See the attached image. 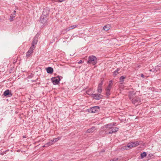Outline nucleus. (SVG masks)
Returning <instances> with one entry per match:
<instances>
[{"label":"nucleus","mask_w":161,"mask_h":161,"mask_svg":"<svg viewBox=\"0 0 161 161\" xmlns=\"http://www.w3.org/2000/svg\"><path fill=\"white\" fill-rule=\"evenodd\" d=\"M160 65V64H159L157 66V67H156L155 69H153V71H155L156 72L158 71V70H159V69L158 68V67Z\"/></svg>","instance_id":"22"},{"label":"nucleus","mask_w":161,"mask_h":161,"mask_svg":"<svg viewBox=\"0 0 161 161\" xmlns=\"http://www.w3.org/2000/svg\"><path fill=\"white\" fill-rule=\"evenodd\" d=\"M123 149H127L126 148V147H123Z\"/></svg>","instance_id":"37"},{"label":"nucleus","mask_w":161,"mask_h":161,"mask_svg":"<svg viewBox=\"0 0 161 161\" xmlns=\"http://www.w3.org/2000/svg\"><path fill=\"white\" fill-rule=\"evenodd\" d=\"M103 80H102L101 81V82L99 84L98 86L97 91L98 93H101L102 91V89L103 88L102 85H103Z\"/></svg>","instance_id":"10"},{"label":"nucleus","mask_w":161,"mask_h":161,"mask_svg":"<svg viewBox=\"0 0 161 161\" xmlns=\"http://www.w3.org/2000/svg\"><path fill=\"white\" fill-rule=\"evenodd\" d=\"M50 142H52V143H53V144L54 142H55V141H54V140H51V141H50Z\"/></svg>","instance_id":"31"},{"label":"nucleus","mask_w":161,"mask_h":161,"mask_svg":"<svg viewBox=\"0 0 161 161\" xmlns=\"http://www.w3.org/2000/svg\"><path fill=\"white\" fill-rule=\"evenodd\" d=\"M48 161H52V160H48Z\"/></svg>","instance_id":"40"},{"label":"nucleus","mask_w":161,"mask_h":161,"mask_svg":"<svg viewBox=\"0 0 161 161\" xmlns=\"http://www.w3.org/2000/svg\"><path fill=\"white\" fill-rule=\"evenodd\" d=\"M109 124L105 125L103 127V129L105 130V132L106 134H110L111 133V127Z\"/></svg>","instance_id":"6"},{"label":"nucleus","mask_w":161,"mask_h":161,"mask_svg":"<svg viewBox=\"0 0 161 161\" xmlns=\"http://www.w3.org/2000/svg\"><path fill=\"white\" fill-rule=\"evenodd\" d=\"M141 76L142 77H144V75L143 74H141Z\"/></svg>","instance_id":"34"},{"label":"nucleus","mask_w":161,"mask_h":161,"mask_svg":"<svg viewBox=\"0 0 161 161\" xmlns=\"http://www.w3.org/2000/svg\"><path fill=\"white\" fill-rule=\"evenodd\" d=\"M83 63V62L82 60H80L78 62V63L79 64H82Z\"/></svg>","instance_id":"29"},{"label":"nucleus","mask_w":161,"mask_h":161,"mask_svg":"<svg viewBox=\"0 0 161 161\" xmlns=\"http://www.w3.org/2000/svg\"><path fill=\"white\" fill-rule=\"evenodd\" d=\"M118 159V158H113V159L111 161H117Z\"/></svg>","instance_id":"27"},{"label":"nucleus","mask_w":161,"mask_h":161,"mask_svg":"<svg viewBox=\"0 0 161 161\" xmlns=\"http://www.w3.org/2000/svg\"><path fill=\"white\" fill-rule=\"evenodd\" d=\"M92 96L96 100H99L102 97V96L100 95V94H92Z\"/></svg>","instance_id":"11"},{"label":"nucleus","mask_w":161,"mask_h":161,"mask_svg":"<svg viewBox=\"0 0 161 161\" xmlns=\"http://www.w3.org/2000/svg\"><path fill=\"white\" fill-rule=\"evenodd\" d=\"M119 129L117 127H111V133L117 131Z\"/></svg>","instance_id":"17"},{"label":"nucleus","mask_w":161,"mask_h":161,"mask_svg":"<svg viewBox=\"0 0 161 161\" xmlns=\"http://www.w3.org/2000/svg\"><path fill=\"white\" fill-rule=\"evenodd\" d=\"M15 13H16V11L15 10L14 11V12L11 14V15L15 16Z\"/></svg>","instance_id":"26"},{"label":"nucleus","mask_w":161,"mask_h":161,"mask_svg":"<svg viewBox=\"0 0 161 161\" xmlns=\"http://www.w3.org/2000/svg\"><path fill=\"white\" fill-rule=\"evenodd\" d=\"M97 58L95 56L93 55L90 56L88 57L87 63L95 65L97 63Z\"/></svg>","instance_id":"1"},{"label":"nucleus","mask_w":161,"mask_h":161,"mask_svg":"<svg viewBox=\"0 0 161 161\" xmlns=\"http://www.w3.org/2000/svg\"><path fill=\"white\" fill-rule=\"evenodd\" d=\"M3 95L5 96L10 97L12 96L13 94L8 89L6 90L3 93Z\"/></svg>","instance_id":"13"},{"label":"nucleus","mask_w":161,"mask_h":161,"mask_svg":"<svg viewBox=\"0 0 161 161\" xmlns=\"http://www.w3.org/2000/svg\"><path fill=\"white\" fill-rule=\"evenodd\" d=\"M58 138V140H59L61 138V137H58L57 138Z\"/></svg>","instance_id":"36"},{"label":"nucleus","mask_w":161,"mask_h":161,"mask_svg":"<svg viewBox=\"0 0 161 161\" xmlns=\"http://www.w3.org/2000/svg\"><path fill=\"white\" fill-rule=\"evenodd\" d=\"M105 152V150H103L101 152V153H102V152Z\"/></svg>","instance_id":"35"},{"label":"nucleus","mask_w":161,"mask_h":161,"mask_svg":"<svg viewBox=\"0 0 161 161\" xmlns=\"http://www.w3.org/2000/svg\"><path fill=\"white\" fill-rule=\"evenodd\" d=\"M54 140H55V142H56L58 140V138H55Z\"/></svg>","instance_id":"30"},{"label":"nucleus","mask_w":161,"mask_h":161,"mask_svg":"<svg viewBox=\"0 0 161 161\" xmlns=\"http://www.w3.org/2000/svg\"><path fill=\"white\" fill-rule=\"evenodd\" d=\"M38 42V38L36 36H35L33 39V40L32 42V46L31 47H32L33 49H34L35 48V45Z\"/></svg>","instance_id":"7"},{"label":"nucleus","mask_w":161,"mask_h":161,"mask_svg":"<svg viewBox=\"0 0 161 161\" xmlns=\"http://www.w3.org/2000/svg\"><path fill=\"white\" fill-rule=\"evenodd\" d=\"M95 127L94 126H92L91 128H89L87 130L86 132L87 133H90L93 132L95 130Z\"/></svg>","instance_id":"16"},{"label":"nucleus","mask_w":161,"mask_h":161,"mask_svg":"<svg viewBox=\"0 0 161 161\" xmlns=\"http://www.w3.org/2000/svg\"><path fill=\"white\" fill-rule=\"evenodd\" d=\"M71 29H70L69 27L68 28H66V29H65V30L66 31H69Z\"/></svg>","instance_id":"28"},{"label":"nucleus","mask_w":161,"mask_h":161,"mask_svg":"<svg viewBox=\"0 0 161 161\" xmlns=\"http://www.w3.org/2000/svg\"><path fill=\"white\" fill-rule=\"evenodd\" d=\"M76 27V25H72L69 27L70 28V29L71 30H72V29H73L75 28Z\"/></svg>","instance_id":"25"},{"label":"nucleus","mask_w":161,"mask_h":161,"mask_svg":"<svg viewBox=\"0 0 161 161\" xmlns=\"http://www.w3.org/2000/svg\"><path fill=\"white\" fill-rule=\"evenodd\" d=\"M51 80L53 84L54 85L58 84L59 83V81L60 80V79L59 76L52 77L51 78Z\"/></svg>","instance_id":"3"},{"label":"nucleus","mask_w":161,"mask_h":161,"mask_svg":"<svg viewBox=\"0 0 161 161\" xmlns=\"http://www.w3.org/2000/svg\"><path fill=\"white\" fill-rule=\"evenodd\" d=\"M118 74L119 72L117 71H116L115 70L113 72V75L114 76H116Z\"/></svg>","instance_id":"24"},{"label":"nucleus","mask_w":161,"mask_h":161,"mask_svg":"<svg viewBox=\"0 0 161 161\" xmlns=\"http://www.w3.org/2000/svg\"><path fill=\"white\" fill-rule=\"evenodd\" d=\"M53 144V143L51 142H49L46 143L44 146H43V147H48V146L51 145Z\"/></svg>","instance_id":"19"},{"label":"nucleus","mask_w":161,"mask_h":161,"mask_svg":"<svg viewBox=\"0 0 161 161\" xmlns=\"http://www.w3.org/2000/svg\"><path fill=\"white\" fill-rule=\"evenodd\" d=\"M111 90V80L109 81V83L108 86L106 89V94L107 96H109L110 94Z\"/></svg>","instance_id":"8"},{"label":"nucleus","mask_w":161,"mask_h":161,"mask_svg":"<svg viewBox=\"0 0 161 161\" xmlns=\"http://www.w3.org/2000/svg\"><path fill=\"white\" fill-rule=\"evenodd\" d=\"M130 99L132 103L136 105H138L141 102V99L139 97H135L134 98L130 97Z\"/></svg>","instance_id":"2"},{"label":"nucleus","mask_w":161,"mask_h":161,"mask_svg":"<svg viewBox=\"0 0 161 161\" xmlns=\"http://www.w3.org/2000/svg\"><path fill=\"white\" fill-rule=\"evenodd\" d=\"M120 69V68H118L115 71H117V72H118V71H119V70Z\"/></svg>","instance_id":"32"},{"label":"nucleus","mask_w":161,"mask_h":161,"mask_svg":"<svg viewBox=\"0 0 161 161\" xmlns=\"http://www.w3.org/2000/svg\"><path fill=\"white\" fill-rule=\"evenodd\" d=\"M139 144V142H131L129 143L127 145V147L129 148H131L133 147H136L138 146Z\"/></svg>","instance_id":"5"},{"label":"nucleus","mask_w":161,"mask_h":161,"mask_svg":"<svg viewBox=\"0 0 161 161\" xmlns=\"http://www.w3.org/2000/svg\"><path fill=\"white\" fill-rule=\"evenodd\" d=\"M126 78L125 76H122L119 78V80L120 82H122L124 81V80Z\"/></svg>","instance_id":"21"},{"label":"nucleus","mask_w":161,"mask_h":161,"mask_svg":"<svg viewBox=\"0 0 161 161\" xmlns=\"http://www.w3.org/2000/svg\"><path fill=\"white\" fill-rule=\"evenodd\" d=\"M99 109V107L98 106H94L88 109L89 112L91 113H95L98 112Z\"/></svg>","instance_id":"4"},{"label":"nucleus","mask_w":161,"mask_h":161,"mask_svg":"<svg viewBox=\"0 0 161 161\" xmlns=\"http://www.w3.org/2000/svg\"><path fill=\"white\" fill-rule=\"evenodd\" d=\"M47 16L42 15L40 18V21L42 24H44L47 20Z\"/></svg>","instance_id":"12"},{"label":"nucleus","mask_w":161,"mask_h":161,"mask_svg":"<svg viewBox=\"0 0 161 161\" xmlns=\"http://www.w3.org/2000/svg\"><path fill=\"white\" fill-rule=\"evenodd\" d=\"M147 153L145 152H144L141 154V158H143L146 156Z\"/></svg>","instance_id":"20"},{"label":"nucleus","mask_w":161,"mask_h":161,"mask_svg":"<svg viewBox=\"0 0 161 161\" xmlns=\"http://www.w3.org/2000/svg\"><path fill=\"white\" fill-rule=\"evenodd\" d=\"M89 92V91H87V92Z\"/></svg>","instance_id":"39"},{"label":"nucleus","mask_w":161,"mask_h":161,"mask_svg":"<svg viewBox=\"0 0 161 161\" xmlns=\"http://www.w3.org/2000/svg\"><path fill=\"white\" fill-rule=\"evenodd\" d=\"M33 48H32V47H30L29 49L28 50V52L26 53V56L27 58H29L31 56V55L33 53Z\"/></svg>","instance_id":"14"},{"label":"nucleus","mask_w":161,"mask_h":161,"mask_svg":"<svg viewBox=\"0 0 161 161\" xmlns=\"http://www.w3.org/2000/svg\"><path fill=\"white\" fill-rule=\"evenodd\" d=\"M117 124V123H113V124L112 125H113V126H115V125H115V124Z\"/></svg>","instance_id":"33"},{"label":"nucleus","mask_w":161,"mask_h":161,"mask_svg":"<svg viewBox=\"0 0 161 161\" xmlns=\"http://www.w3.org/2000/svg\"><path fill=\"white\" fill-rule=\"evenodd\" d=\"M110 27L111 26L110 25H108L105 26L103 28L104 30L106 31L110 29Z\"/></svg>","instance_id":"18"},{"label":"nucleus","mask_w":161,"mask_h":161,"mask_svg":"<svg viewBox=\"0 0 161 161\" xmlns=\"http://www.w3.org/2000/svg\"><path fill=\"white\" fill-rule=\"evenodd\" d=\"M15 17V16L11 15L9 19L10 21H12L13 20V18Z\"/></svg>","instance_id":"23"},{"label":"nucleus","mask_w":161,"mask_h":161,"mask_svg":"<svg viewBox=\"0 0 161 161\" xmlns=\"http://www.w3.org/2000/svg\"><path fill=\"white\" fill-rule=\"evenodd\" d=\"M46 71L48 73L51 74L53 72V69L51 67H48L46 68Z\"/></svg>","instance_id":"15"},{"label":"nucleus","mask_w":161,"mask_h":161,"mask_svg":"<svg viewBox=\"0 0 161 161\" xmlns=\"http://www.w3.org/2000/svg\"><path fill=\"white\" fill-rule=\"evenodd\" d=\"M160 65L159 66V67L161 66V64H159Z\"/></svg>","instance_id":"38"},{"label":"nucleus","mask_w":161,"mask_h":161,"mask_svg":"<svg viewBox=\"0 0 161 161\" xmlns=\"http://www.w3.org/2000/svg\"><path fill=\"white\" fill-rule=\"evenodd\" d=\"M49 10L48 8H45L43 9V11L42 15L48 16L49 14Z\"/></svg>","instance_id":"9"}]
</instances>
